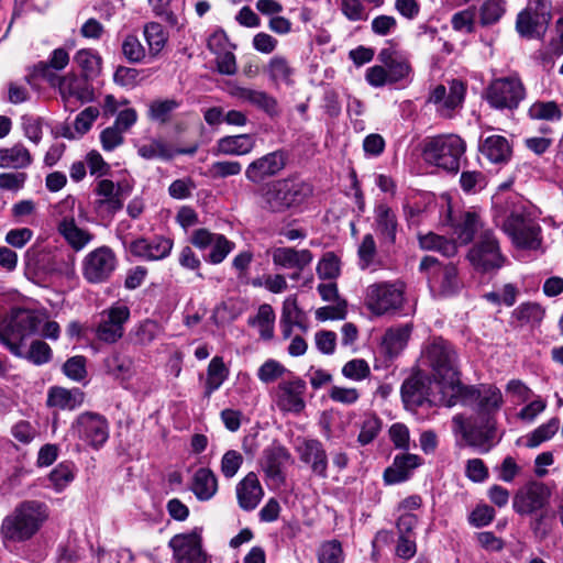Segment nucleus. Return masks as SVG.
Listing matches in <instances>:
<instances>
[{
	"instance_id": "1",
	"label": "nucleus",
	"mask_w": 563,
	"mask_h": 563,
	"mask_svg": "<svg viewBox=\"0 0 563 563\" xmlns=\"http://www.w3.org/2000/svg\"><path fill=\"white\" fill-rule=\"evenodd\" d=\"M49 509L40 500H24L7 515L0 526L4 543H24L33 539L48 520Z\"/></svg>"
},
{
	"instance_id": "2",
	"label": "nucleus",
	"mask_w": 563,
	"mask_h": 563,
	"mask_svg": "<svg viewBox=\"0 0 563 563\" xmlns=\"http://www.w3.org/2000/svg\"><path fill=\"white\" fill-rule=\"evenodd\" d=\"M422 361L432 369L434 379L451 390V398L446 406L455 405L456 397L461 395L465 386L460 382L457 355L454 347L442 338L433 339L426 345Z\"/></svg>"
},
{
	"instance_id": "3",
	"label": "nucleus",
	"mask_w": 563,
	"mask_h": 563,
	"mask_svg": "<svg viewBox=\"0 0 563 563\" xmlns=\"http://www.w3.org/2000/svg\"><path fill=\"white\" fill-rule=\"evenodd\" d=\"M312 191V186L299 177L277 179L263 188L261 207L268 212L284 213L302 205Z\"/></svg>"
},
{
	"instance_id": "4",
	"label": "nucleus",
	"mask_w": 563,
	"mask_h": 563,
	"mask_svg": "<svg viewBox=\"0 0 563 563\" xmlns=\"http://www.w3.org/2000/svg\"><path fill=\"white\" fill-rule=\"evenodd\" d=\"M43 320V316L37 311L12 309L0 325V343L13 355L22 356L23 341L37 332Z\"/></svg>"
},
{
	"instance_id": "5",
	"label": "nucleus",
	"mask_w": 563,
	"mask_h": 563,
	"mask_svg": "<svg viewBox=\"0 0 563 563\" xmlns=\"http://www.w3.org/2000/svg\"><path fill=\"white\" fill-rule=\"evenodd\" d=\"M465 150L466 144L459 135H440L426 144L423 155L427 162L448 172L456 173Z\"/></svg>"
},
{
	"instance_id": "6",
	"label": "nucleus",
	"mask_w": 563,
	"mask_h": 563,
	"mask_svg": "<svg viewBox=\"0 0 563 563\" xmlns=\"http://www.w3.org/2000/svg\"><path fill=\"white\" fill-rule=\"evenodd\" d=\"M503 230L518 247L537 249L541 243V228L523 205L510 211L503 223Z\"/></svg>"
},
{
	"instance_id": "7",
	"label": "nucleus",
	"mask_w": 563,
	"mask_h": 563,
	"mask_svg": "<svg viewBox=\"0 0 563 563\" xmlns=\"http://www.w3.org/2000/svg\"><path fill=\"white\" fill-rule=\"evenodd\" d=\"M405 285L401 282H379L367 286L364 297L366 308L376 316L401 309Z\"/></svg>"
},
{
	"instance_id": "8",
	"label": "nucleus",
	"mask_w": 563,
	"mask_h": 563,
	"mask_svg": "<svg viewBox=\"0 0 563 563\" xmlns=\"http://www.w3.org/2000/svg\"><path fill=\"white\" fill-rule=\"evenodd\" d=\"M454 432L460 433L468 446L478 453L485 454L494 445L495 420L492 417L478 418L467 421L463 416L453 417Z\"/></svg>"
},
{
	"instance_id": "9",
	"label": "nucleus",
	"mask_w": 563,
	"mask_h": 563,
	"mask_svg": "<svg viewBox=\"0 0 563 563\" xmlns=\"http://www.w3.org/2000/svg\"><path fill=\"white\" fill-rule=\"evenodd\" d=\"M526 98V88L518 76L493 80L486 90V100L498 110H515Z\"/></svg>"
},
{
	"instance_id": "10",
	"label": "nucleus",
	"mask_w": 563,
	"mask_h": 563,
	"mask_svg": "<svg viewBox=\"0 0 563 563\" xmlns=\"http://www.w3.org/2000/svg\"><path fill=\"white\" fill-rule=\"evenodd\" d=\"M130 308L121 302H115L99 313L95 327V335L98 341L114 344L124 334V325L130 320Z\"/></svg>"
},
{
	"instance_id": "11",
	"label": "nucleus",
	"mask_w": 563,
	"mask_h": 563,
	"mask_svg": "<svg viewBox=\"0 0 563 563\" xmlns=\"http://www.w3.org/2000/svg\"><path fill=\"white\" fill-rule=\"evenodd\" d=\"M467 258L472 266L483 273L499 269L505 262L499 243L489 230L483 231L471 247Z\"/></svg>"
},
{
	"instance_id": "12",
	"label": "nucleus",
	"mask_w": 563,
	"mask_h": 563,
	"mask_svg": "<svg viewBox=\"0 0 563 563\" xmlns=\"http://www.w3.org/2000/svg\"><path fill=\"white\" fill-rule=\"evenodd\" d=\"M419 269L427 275L431 288H437L442 296H451L461 287L457 268L452 264L442 265L435 257L424 256Z\"/></svg>"
},
{
	"instance_id": "13",
	"label": "nucleus",
	"mask_w": 563,
	"mask_h": 563,
	"mask_svg": "<svg viewBox=\"0 0 563 563\" xmlns=\"http://www.w3.org/2000/svg\"><path fill=\"white\" fill-rule=\"evenodd\" d=\"M70 432L93 449H99L109 439V423L97 412H82L71 423Z\"/></svg>"
},
{
	"instance_id": "14",
	"label": "nucleus",
	"mask_w": 563,
	"mask_h": 563,
	"mask_svg": "<svg viewBox=\"0 0 563 563\" xmlns=\"http://www.w3.org/2000/svg\"><path fill=\"white\" fill-rule=\"evenodd\" d=\"M168 545L177 563H208V555L202 549L200 528L175 534Z\"/></svg>"
},
{
	"instance_id": "15",
	"label": "nucleus",
	"mask_w": 563,
	"mask_h": 563,
	"mask_svg": "<svg viewBox=\"0 0 563 563\" xmlns=\"http://www.w3.org/2000/svg\"><path fill=\"white\" fill-rule=\"evenodd\" d=\"M225 91L230 97L257 108L269 118H276L280 114L277 99L265 90L244 87L236 81L229 80L225 82Z\"/></svg>"
},
{
	"instance_id": "16",
	"label": "nucleus",
	"mask_w": 563,
	"mask_h": 563,
	"mask_svg": "<svg viewBox=\"0 0 563 563\" xmlns=\"http://www.w3.org/2000/svg\"><path fill=\"white\" fill-rule=\"evenodd\" d=\"M117 258L111 249L107 246L98 247L84 260V277L92 284L106 282L115 269Z\"/></svg>"
},
{
	"instance_id": "17",
	"label": "nucleus",
	"mask_w": 563,
	"mask_h": 563,
	"mask_svg": "<svg viewBox=\"0 0 563 563\" xmlns=\"http://www.w3.org/2000/svg\"><path fill=\"white\" fill-rule=\"evenodd\" d=\"M444 85L435 86L428 98V102L437 107V112L442 117H451L452 112L462 107L465 98L466 86L459 79H452Z\"/></svg>"
},
{
	"instance_id": "18",
	"label": "nucleus",
	"mask_w": 563,
	"mask_h": 563,
	"mask_svg": "<svg viewBox=\"0 0 563 563\" xmlns=\"http://www.w3.org/2000/svg\"><path fill=\"white\" fill-rule=\"evenodd\" d=\"M189 241L199 250L211 247L206 260L214 265L222 263L235 247L234 242L228 240L223 234L212 233L207 229L194 230Z\"/></svg>"
},
{
	"instance_id": "19",
	"label": "nucleus",
	"mask_w": 563,
	"mask_h": 563,
	"mask_svg": "<svg viewBox=\"0 0 563 563\" xmlns=\"http://www.w3.org/2000/svg\"><path fill=\"white\" fill-rule=\"evenodd\" d=\"M549 499V488L543 483L531 482L517 492L512 507L519 515H532L547 508Z\"/></svg>"
},
{
	"instance_id": "20",
	"label": "nucleus",
	"mask_w": 563,
	"mask_h": 563,
	"mask_svg": "<svg viewBox=\"0 0 563 563\" xmlns=\"http://www.w3.org/2000/svg\"><path fill=\"white\" fill-rule=\"evenodd\" d=\"M306 382L299 377L280 382L275 391V401L283 412L300 413L306 408Z\"/></svg>"
},
{
	"instance_id": "21",
	"label": "nucleus",
	"mask_w": 563,
	"mask_h": 563,
	"mask_svg": "<svg viewBox=\"0 0 563 563\" xmlns=\"http://www.w3.org/2000/svg\"><path fill=\"white\" fill-rule=\"evenodd\" d=\"M286 162L287 154L282 150L267 153L247 165L245 178L252 184H260L279 174L285 168Z\"/></svg>"
},
{
	"instance_id": "22",
	"label": "nucleus",
	"mask_w": 563,
	"mask_h": 563,
	"mask_svg": "<svg viewBox=\"0 0 563 563\" xmlns=\"http://www.w3.org/2000/svg\"><path fill=\"white\" fill-rule=\"evenodd\" d=\"M172 249L173 241L161 235L152 239L139 238L129 244L131 254L146 261L163 260L170 254Z\"/></svg>"
},
{
	"instance_id": "23",
	"label": "nucleus",
	"mask_w": 563,
	"mask_h": 563,
	"mask_svg": "<svg viewBox=\"0 0 563 563\" xmlns=\"http://www.w3.org/2000/svg\"><path fill=\"white\" fill-rule=\"evenodd\" d=\"M552 15L550 11H541L530 8L518 14L516 29L521 36L529 38H542L547 33Z\"/></svg>"
},
{
	"instance_id": "24",
	"label": "nucleus",
	"mask_w": 563,
	"mask_h": 563,
	"mask_svg": "<svg viewBox=\"0 0 563 563\" xmlns=\"http://www.w3.org/2000/svg\"><path fill=\"white\" fill-rule=\"evenodd\" d=\"M431 380L428 376L417 373L401 385V398L407 408L416 409L430 404Z\"/></svg>"
},
{
	"instance_id": "25",
	"label": "nucleus",
	"mask_w": 563,
	"mask_h": 563,
	"mask_svg": "<svg viewBox=\"0 0 563 563\" xmlns=\"http://www.w3.org/2000/svg\"><path fill=\"white\" fill-rule=\"evenodd\" d=\"M255 146L256 140L252 134L225 135L217 140L211 153L213 156H244L252 153Z\"/></svg>"
},
{
	"instance_id": "26",
	"label": "nucleus",
	"mask_w": 563,
	"mask_h": 563,
	"mask_svg": "<svg viewBox=\"0 0 563 563\" xmlns=\"http://www.w3.org/2000/svg\"><path fill=\"white\" fill-rule=\"evenodd\" d=\"M313 260L309 250H296L289 246L276 247L273 251V263L287 269H295L297 273L291 278H298L300 272L311 264Z\"/></svg>"
},
{
	"instance_id": "27",
	"label": "nucleus",
	"mask_w": 563,
	"mask_h": 563,
	"mask_svg": "<svg viewBox=\"0 0 563 563\" xmlns=\"http://www.w3.org/2000/svg\"><path fill=\"white\" fill-rule=\"evenodd\" d=\"M301 462L309 464L311 472L321 477H328V455L322 443L314 439L303 440L297 449Z\"/></svg>"
},
{
	"instance_id": "28",
	"label": "nucleus",
	"mask_w": 563,
	"mask_h": 563,
	"mask_svg": "<svg viewBox=\"0 0 563 563\" xmlns=\"http://www.w3.org/2000/svg\"><path fill=\"white\" fill-rule=\"evenodd\" d=\"M59 91L67 107L71 106L74 100L80 103L93 100V90L87 79L79 78L73 74H68L59 79Z\"/></svg>"
},
{
	"instance_id": "29",
	"label": "nucleus",
	"mask_w": 563,
	"mask_h": 563,
	"mask_svg": "<svg viewBox=\"0 0 563 563\" xmlns=\"http://www.w3.org/2000/svg\"><path fill=\"white\" fill-rule=\"evenodd\" d=\"M374 225L382 244L393 245L396 243L398 232L397 216L386 203H379L375 207Z\"/></svg>"
},
{
	"instance_id": "30",
	"label": "nucleus",
	"mask_w": 563,
	"mask_h": 563,
	"mask_svg": "<svg viewBox=\"0 0 563 563\" xmlns=\"http://www.w3.org/2000/svg\"><path fill=\"white\" fill-rule=\"evenodd\" d=\"M95 192L98 196V199L96 200V208L98 211L112 216L123 208L124 199L122 197L121 188L112 180H99L96 185Z\"/></svg>"
},
{
	"instance_id": "31",
	"label": "nucleus",
	"mask_w": 563,
	"mask_h": 563,
	"mask_svg": "<svg viewBox=\"0 0 563 563\" xmlns=\"http://www.w3.org/2000/svg\"><path fill=\"white\" fill-rule=\"evenodd\" d=\"M235 492L239 506L246 511L255 509L264 496L262 485L253 472L236 484Z\"/></svg>"
},
{
	"instance_id": "32",
	"label": "nucleus",
	"mask_w": 563,
	"mask_h": 563,
	"mask_svg": "<svg viewBox=\"0 0 563 563\" xmlns=\"http://www.w3.org/2000/svg\"><path fill=\"white\" fill-rule=\"evenodd\" d=\"M422 464V459L417 454L405 453L396 455L394 462L384 472L386 484H398L407 481L412 471Z\"/></svg>"
},
{
	"instance_id": "33",
	"label": "nucleus",
	"mask_w": 563,
	"mask_h": 563,
	"mask_svg": "<svg viewBox=\"0 0 563 563\" xmlns=\"http://www.w3.org/2000/svg\"><path fill=\"white\" fill-rule=\"evenodd\" d=\"M291 459L288 450L282 445H272L264 451L262 467L267 477L275 482L284 481V468Z\"/></svg>"
},
{
	"instance_id": "34",
	"label": "nucleus",
	"mask_w": 563,
	"mask_h": 563,
	"mask_svg": "<svg viewBox=\"0 0 563 563\" xmlns=\"http://www.w3.org/2000/svg\"><path fill=\"white\" fill-rule=\"evenodd\" d=\"M56 229L67 244L76 252L85 249L92 240V234L79 228L74 217H63L57 222Z\"/></svg>"
},
{
	"instance_id": "35",
	"label": "nucleus",
	"mask_w": 563,
	"mask_h": 563,
	"mask_svg": "<svg viewBox=\"0 0 563 563\" xmlns=\"http://www.w3.org/2000/svg\"><path fill=\"white\" fill-rule=\"evenodd\" d=\"M464 391H468V388L465 387L461 394ZM472 395H477L478 399V411L477 417H492L494 418V413H496L504 404L503 394L499 388L488 385L483 386L481 389H470Z\"/></svg>"
},
{
	"instance_id": "36",
	"label": "nucleus",
	"mask_w": 563,
	"mask_h": 563,
	"mask_svg": "<svg viewBox=\"0 0 563 563\" xmlns=\"http://www.w3.org/2000/svg\"><path fill=\"white\" fill-rule=\"evenodd\" d=\"M479 152L493 164H506L512 155V147L505 136L490 135L481 142Z\"/></svg>"
},
{
	"instance_id": "37",
	"label": "nucleus",
	"mask_w": 563,
	"mask_h": 563,
	"mask_svg": "<svg viewBox=\"0 0 563 563\" xmlns=\"http://www.w3.org/2000/svg\"><path fill=\"white\" fill-rule=\"evenodd\" d=\"M544 316L545 309L540 303L532 301L522 302L511 312V324L516 328L533 330L540 327Z\"/></svg>"
},
{
	"instance_id": "38",
	"label": "nucleus",
	"mask_w": 563,
	"mask_h": 563,
	"mask_svg": "<svg viewBox=\"0 0 563 563\" xmlns=\"http://www.w3.org/2000/svg\"><path fill=\"white\" fill-rule=\"evenodd\" d=\"M377 58L386 67L393 84L406 79L411 73L408 59L394 49L383 48Z\"/></svg>"
},
{
	"instance_id": "39",
	"label": "nucleus",
	"mask_w": 563,
	"mask_h": 563,
	"mask_svg": "<svg viewBox=\"0 0 563 563\" xmlns=\"http://www.w3.org/2000/svg\"><path fill=\"white\" fill-rule=\"evenodd\" d=\"M190 490L199 501L212 499L218 492L216 474L207 467L198 468L191 477Z\"/></svg>"
},
{
	"instance_id": "40",
	"label": "nucleus",
	"mask_w": 563,
	"mask_h": 563,
	"mask_svg": "<svg viewBox=\"0 0 563 563\" xmlns=\"http://www.w3.org/2000/svg\"><path fill=\"white\" fill-rule=\"evenodd\" d=\"M85 395L79 388L66 389L52 387L47 396V405L62 410H74L84 402Z\"/></svg>"
},
{
	"instance_id": "41",
	"label": "nucleus",
	"mask_w": 563,
	"mask_h": 563,
	"mask_svg": "<svg viewBox=\"0 0 563 563\" xmlns=\"http://www.w3.org/2000/svg\"><path fill=\"white\" fill-rule=\"evenodd\" d=\"M33 163L30 151L21 143L0 148V168L25 169Z\"/></svg>"
},
{
	"instance_id": "42",
	"label": "nucleus",
	"mask_w": 563,
	"mask_h": 563,
	"mask_svg": "<svg viewBox=\"0 0 563 563\" xmlns=\"http://www.w3.org/2000/svg\"><path fill=\"white\" fill-rule=\"evenodd\" d=\"M137 154L147 161H170L175 157V147L162 137H151L136 146Z\"/></svg>"
},
{
	"instance_id": "43",
	"label": "nucleus",
	"mask_w": 563,
	"mask_h": 563,
	"mask_svg": "<svg viewBox=\"0 0 563 563\" xmlns=\"http://www.w3.org/2000/svg\"><path fill=\"white\" fill-rule=\"evenodd\" d=\"M103 371L113 379L125 382L132 376L133 361L128 355L113 351L103 360Z\"/></svg>"
},
{
	"instance_id": "44",
	"label": "nucleus",
	"mask_w": 563,
	"mask_h": 563,
	"mask_svg": "<svg viewBox=\"0 0 563 563\" xmlns=\"http://www.w3.org/2000/svg\"><path fill=\"white\" fill-rule=\"evenodd\" d=\"M411 331L412 327L408 323L386 330L382 341L384 351L390 357L398 355L407 345Z\"/></svg>"
},
{
	"instance_id": "45",
	"label": "nucleus",
	"mask_w": 563,
	"mask_h": 563,
	"mask_svg": "<svg viewBox=\"0 0 563 563\" xmlns=\"http://www.w3.org/2000/svg\"><path fill=\"white\" fill-rule=\"evenodd\" d=\"M264 71L268 76V79L276 86L280 84L289 85L294 75V68L290 66L288 59L282 55L273 56L268 60Z\"/></svg>"
},
{
	"instance_id": "46",
	"label": "nucleus",
	"mask_w": 563,
	"mask_h": 563,
	"mask_svg": "<svg viewBox=\"0 0 563 563\" xmlns=\"http://www.w3.org/2000/svg\"><path fill=\"white\" fill-rule=\"evenodd\" d=\"M528 117L534 121L559 122L563 118L561 107L553 100H537L530 104Z\"/></svg>"
},
{
	"instance_id": "47",
	"label": "nucleus",
	"mask_w": 563,
	"mask_h": 563,
	"mask_svg": "<svg viewBox=\"0 0 563 563\" xmlns=\"http://www.w3.org/2000/svg\"><path fill=\"white\" fill-rule=\"evenodd\" d=\"M229 376V368L225 366L221 356H214L207 368V378L205 383V396L210 397L218 390Z\"/></svg>"
},
{
	"instance_id": "48",
	"label": "nucleus",
	"mask_w": 563,
	"mask_h": 563,
	"mask_svg": "<svg viewBox=\"0 0 563 563\" xmlns=\"http://www.w3.org/2000/svg\"><path fill=\"white\" fill-rule=\"evenodd\" d=\"M561 428V421L558 417L549 419L525 437V446L536 449L542 443L550 441Z\"/></svg>"
},
{
	"instance_id": "49",
	"label": "nucleus",
	"mask_w": 563,
	"mask_h": 563,
	"mask_svg": "<svg viewBox=\"0 0 563 563\" xmlns=\"http://www.w3.org/2000/svg\"><path fill=\"white\" fill-rule=\"evenodd\" d=\"M481 228V221L476 212H465L460 221L454 224L453 233L456 240L465 245L468 244Z\"/></svg>"
},
{
	"instance_id": "50",
	"label": "nucleus",
	"mask_w": 563,
	"mask_h": 563,
	"mask_svg": "<svg viewBox=\"0 0 563 563\" xmlns=\"http://www.w3.org/2000/svg\"><path fill=\"white\" fill-rule=\"evenodd\" d=\"M162 331L156 321L144 320L132 329L130 335L134 344L147 346L162 334Z\"/></svg>"
},
{
	"instance_id": "51",
	"label": "nucleus",
	"mask_w": 563,
	"mask_h": 563,
	"mask_svg": "<svg viewBox=\"0 0 563 563\" xmlns=\"http://www.w3.org/2000/svg\"><path fill=\"white\" fill-rule=\"evenodd\" d=\"M74 62L81 68L86 78L97 76L101 69V57L91 48L79 49Z\"/></svg>"
},
{
	"instance_id": "52",
	"label": "nucleus",
	"mask_w": 563,
	"mask_h": 563,
	"mask_svg": "<svg viewBox=\"0 0 563 563\" xmlns=\"http://www.w3.org/2000/svg\"><path fill=\"white\" fill-rule=\"evenodd\" d=\"M178 107L179 103L175 99H156L148 104L147 117L154 122L165 124Z\"/></svg>"
},
{
	"instance_id": "53",
	"label": "nucleus",
	"mask_w": 563,
	"mask_h": 563,
	"mask_svg": "<svg viewBox=\"0 0 563 563\" xmlns=\"http://www.w3.org/2000/svg\"><path fill=\"white\" fill-rule=\"evenodd\" d=\"M144 37L148 46V53L157 56L167 42L164 27L157 22H150L144 26Z\"/></svg>"
},
{
	"instance_id": "54",
	"label": "nucleus",
	"mask_w": 563,
	"mask_h": 563,
	"mask_svg": "<svg viewBox=\"0 0 563 563\" xmlns=\"http://www.w3.org/2000/svg\"><path fill=\"white\" fill-rule=\"evenodd\" d=\"M537 517L530 522L534 537L542 541L552 532L555 521V514L548 507L537 512Z\"/></svg>"
},
{
	"instance_id": "55",
	"label": "nucleus",
	"mask_w": 563,
	"mask_h": 563,
	"mask_svg": "<svg viewBox=\"0 0 563 563\" xmlns=\"http://www.w3.org/2000/svg\"><path fill=\"white\" fill-rule=\"evenodd\" d=\"M382 429V420L374 413H367L361 423V430L357 437V442L361 445L372 443Z\"/></svg>"
},
{
	"instance_id": "56",
	"label": "nucleus",
	"mask_w": 563,
	"mask_h": 563,
	"mask_svg": "<svg viewBox=\"0 0 563 563\" xmlns=\"http://www.w3.org/2000/svg\"><path fill=\"white\" fill-rule=\"evenodd\" d=\"M242 173V164L239 161H216L208 168V175L212 179H224L239 176Z\"/></svg>"
},
{
	"instance_id": "57",
	"label": "nucleus",
	"mask_w": 563,
	"mask_h": 563,
	"mask_svg": "<svg viewBox=\"0 0 563 563\" xmlns=\"http://www.w3.org/2000/svg\"><path fill=\"white\" fill-rule=\"evenodd\" d=\"M47 272L65 277H73L75 274V256L73 254H55L51 258Z\"/></svg>"
},
{
	"instance_id": "58",
	"label": "nucleus",
	"mask_w": 563,
	"mask_h": 563,
	"mask_svg": "<svg viewBox=\"0 0 563 563\" xmlns=\"http://www.w3.org/2000/svg\"><path fill=\"white\" fill-rule=\"evenodd\" d=\"M505 13L503 0H486L479 9V22L483 26L497 23Z\"/></svg>"
},
{
	"instance_id": "59",
	"label": "nucleus",
	"mask_w": 563,
	"mask_h": 563,
	"mask_svg": "<svg viewBox=\"0 0 563 563\" xmlns=\"http://www.w3.org/2000/svg\"><path fill=\"white\" fill-rule=\"evenodd\" d=\"M377 246L374 236L367 233L363 236L357 249L358 265L361 269H367L375 263Z\"/></svg>"
},
{
	"instance_id": "60",
	"label": "nucleus",
	"mask_w": 563,
	"mask_h": 563,
	"mask_svg": "<svg viewBox=\"0 0 563 563\" xmlns=\"http://www.w3.org/2000/svg\"><path fill=\"white\" fill-rule=\"evenodd\" d=\"M75 478L74 468L69 464H58L48 476L51 484L56 492L64 490Z\"/></svg>"
},
{
	"instance_id": "61",
	"label": "nucleus",
	"mask_w": 563,
	"mask_h": 563,
	"mask_svg": "<svg viewBox=\"0 0 563 563\" xmlns=\"http://www.w3.org/2000/svg\"><path fill=\"white\" fill-rule=\"evenodd\" d=\"M342 545L336 540L323 542L318 550L319 563H343Z\"/></svg>"
},
{
	"instance_id": "62",
	"label": "nucleus",
	"mask_w": 563,
	"mask_h": 563,
	"mask_svg": "<svg viewBox=\"0 0 563 563\" xmlns=\"http://www.w3.org/2000/svg\"><path fill=\"white\" fill-rule=\"evenodd\" d=\"M342 14L351 22L366 21L368 11L363 0H340Z\"/></svg>"
},
{
	"instance_id": "63",
	"label": "nucleus",
	"mask_w": 563,
	"mask_h": 563,
	"mask_svg": "<svg viewBox=\"0 0 563 563\" xmlns=\"http://www.w3.org/2000/svg\"><path fill=\"white\" fill-rule=\"evenodd\" d=\"M371 374L368 363L362 358H354L344 364L342 367V375L351 380H363Z\"/></svg>"
},
{
	"instance_id": "64",
	"label": "nucleus",
	"mask_w": 563,
	"mask_h": 563,
	"mask_svg": "<svg viewBox=\"0 0 563 563\" xmlns=\"http://www.w3.org/2000/svg\"><path fill=\"white\" fill-rule=\"evenodd\" d=\"M318 276L322 279H334L340 274V260L332 253H325L317 266Z\"/></svg>"
}]
</instances>
